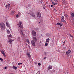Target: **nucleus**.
Wrapping results in <instances>:
<instances>
[{"label": "nucleus", "mask_w": 74, "mask_h": 74, "mask_svg": "<svg viewBox=\"0 0 74 74\" xmlns=\"http://www.w3.org/2000/svg\"><path fill=\"white\" fill-rule=\"evenodd\" d=\"M0 27L1 30H4L5 28V25L3 23H2L0 24Z\"/></svg>", "instance_id": "obj_1"}, {"label": "nucleus", "mask_w": 74, "mask_h": 74, "mask_svg": "<svg viewBox=\"0 0 74 74\" xmlns=\"http://www.w3.org/2000/svg\"><path fill=\"white\" fill-rule=\"evenodd\" d=\"M17 25L19 26V27H20V28H21V29H23V25H22V22L21 21H20L19 22V24H17Z\"/></svg>", "instance_id": "obj_2"}, {"label": "nucleus", "mask_w": 74, "mask_h": 74, "mask_svg": "<svg viewBox=\"0 0 74 74\" xmlns=\"http://www.w3.org/2000/svg\"><path fill=\"white\" fill-rule=\"evenodd\" d=\"M32 34L33 36L36 37L37 36V34L36 33V31L34 30L32 31Z\"/></svg>", "instance_id": "obj_3"}, {"label": "nucleus", "mask_w": 74, "mask_h": 74, "mask_svg": "<svg viewBox=\"0 0 74 74\" xmlns=\"http://www.w3.org/2000/svg\"><path fill=\"white\" fill-rule=\"evenodd\" d=\"M71 53V50L69 49L68 51H67L66 53V54L67 56H70Z\"/></svg>", "instance_id": "obj_4"}, {"label": "nucleus", "mask_w": 74, "mask_h": 74, "mask_svg": "<svg viewBox=\"0 0 74 74\" xmlns=\"http://www.w3.org/2000/svg\"><path fill=\"white\" fill-rule=\"evenodd\" d=\"M61 21L62 22H65V21H64V16H62L61 17Z\"/></svg>", "instance_id": "obj_5"}, {"label": "nucleus", "mask_w": 74, "mask_h": 74, "mask_svg": "<svg viewBox=\"0 0 74 74\" xmlns=\"http://www.w3.org/2000/svg\"><path fill=\"white\" fill-rule=\"evenodd\" d=\"M31 43L33 46L34 47H35L36 46V44L35 43L34 41L33 40H32Z\"/></svg>", "instance_id": "obj_6"}, {"label": "nucleus", "mask_w": 74, "mask_h": 74, "mask_svg": "<svg viewBox=\"0 0 74 74\" xmlns=\"http://www.w3.org/2000/svg\"><path fill=\"white\" fill-rule=\"evenodd\" d=\"M8 38L9 39V43H10V44L11 45V44H12V39H11V38H10V37H8Z\"/></svg>", "instance_id": "obj_7"}, {"label": "nucleus", "mask_w": 74, "mask_h": 74, "mask_svg": "<svg viewBox=\"0 0 74 74\" xmlns=\"http://www.w3.org/2000/svg\"><path fill=\"white\" fill-rule=\"evenodd\" d=\"M41 15V13L40 12H38L37 13V16L38 18H40Z\"/></svg>", "instance_id": "obj_8"}, {"label": "nucleus", "mask_w": 74, "mask_h": 74, "mask_svg": "<svg viewBox=\"0 0 74 74\" xmlns=\"http://www.w3.org/2000/svg\"><path fill=\"white\" fill-rule=\"evenodd\" d=\"M10 7V4L6 5L5 6V7L6 8H7V10H9Z\"/></svg>", "instance_id": "obj_9"}, {"label": "nucleus", "mask_w": 74, "mask_h": 74, "mask_svg": "<svg viewBox=\"0 0 74 74\" xmlns=\"http://www.w3.org/2000/svg\"><path fill=\"white\" fill-rule=\"evenodd\" d=\"M29 14L31 16H32V17H34V18L35 17V15L33 13H30Z\"/></svg>", "instance_id": "obj_10"}, {"label": "nucleus", "mask_w": 74, "mask_h": 74, "mask_svg": "<svg viewBox=\"0 0 74 74\" xmlns=\"http://www.w3.org/2000/svg\"><path fill=\"white\" fill-rule=\"evenodd\" d=\"M1 52L3 54V56H4V57H6V55H5V53H4V52L2 50L1 51Z\"/></svg>", "instance_id": "obj_11"}, {"label": "nucleus", "mask_w": 74, "mask_h": 74, "mask_svg": "<svg viewBox=\"0 0 74 74\" xmlns=\"http://www.w3.org/2000/svg\"><path fill=\"white\" fill-rule=\"evenodd\" d=\"M33 40H33L35 42H36V41H37V38L36 37H33Z\"/></svg>", "instance_id": "obj_12"}, {"label": "nucleus", "mask_w": 74, "mask_h": 74, "mask_svg": "<svg viewBox=\"0 0 74 74\" xmlns=\"http://www.w3.org/2000/svg\"><path fill=\"white\" fill-rule=\"evenodd\" d=\"M18 31L19 32H20V33H21V34H22L23 35V32H22V30L21 28L19 29Z\"/></svg>", "instance_id": "obj_13"}, {"label": "nucleus", "mask_w": 74, "mask_h": 74, "mask_svg": "<svg viewBox=\"0 0 74 74\" xmlns=\"http://www.w3.org/2000/svg\"><path fill=\"white\" fill-rule=\"evenodd\" d=\"M8 28L6 29V32L8 33V34H10V30H8Z\"/></svg>", "instance_id": "obj_14"}, {"label": "nucleus", "mask_w": 74, "mask_h": 74, "mask_svg": "<svg viewBox=\"0 0 74 74\" xmlns=\"http://www.w3.org/2000/svg\"><path fill=\"white\" fill-rule=\"evenodd\" d=\"M6 26L8 27H10V24H9V23H8V22H6Z\"/></svg>", "instance_id": "obj_15"}, {"label": "nucleus", "mask_w": 74, "mask_h": 74, "mask_svg": "<svg viewBox=\"0 0 74 74\" xmlns=\"http://www.w3.org/2000/svg\"><path fill=\"white\" fill-rule=\"evenodd\" d=\"M52 69V66H50L48 67V70H51V69Z\"/></svg>", "instance_id": "obj_16"}, {"label": "nucleus", "mask_w": 74, "mask_h": 74, "mask_svg": "<svg viewBox=\"0 0 74 74\" xmlns=\"http://www.w3.org/2000/svg\"><path fill=\"white\" fill-rule=\"evenodd\" d=\"M15 12V11H12L11 12V15H14V12Z\"/></svg>", "instance_id": "obj_17"}, {"label": "nucleus", "mask_w": 74, "mask_h": 74, "mask_svg": "<svg viewBox=\"0 0 74 74\" xmlns=\"http://www.w3.org/2000/svg\"><path fill=\"white\" fill-rule=\"evenodd\" d=\"M57 25H58V26H62V24H61V23H57L56 24Z\"/></svg>", "instance_id": "obj_18"}, {"label": "nucleus", "mask_w": 74, "mask_h": 74, "mask_svg": "<svg viewBox=\"0 0 74 74\" xmlns=\"http://www.w3.org/2000/svg\"><path fill=\"white\" fill-rule=\"evenodd\" d=\"M52 4H53V5H58V4H57V3H55L54 2H52Z\"/></svg>", "instance_id": "obj_19"}, {"label": "nucleus", "mask_w": 74, "mask_h": 74, "mask_svg": "<svg viewBox=\"0 0 74 74\" xmlns=\"http://www.w3.org/2000/svg\"><path fill=\"white\" fill-rule=\"evenodd\" d=\"M27 55L28 56L29 58H30V54L29 53H27Z\"/></svg>", "instance_id": "obj_20"}, {"label": "nucleus", "mask_w": 74, "mask_h": 74, "mask_svg": "<svg viewBox=\"0 0 74 74\" xmlns=\"http://www.w3.org/2000/svg\"><path fill=\"white\" fill-rule=\"evenodd\" d=\"M50 40L49 39V38H48L46 40V42H49V41Z\"/></svg>", "instance_id": "obj_21"}, {"label": "nucleus", "mask_w": 74, "mask_h": 74, "mask_svg": "<svg viewBox=\"0 0 74 74\" xmlns=\"http://www.w3.org/2000/svg\"><path fill=\"white\" fill-rule=\"evenodd\" d=\"M12 68L14 69H15V70H16V69H17V67L15 66H14Z\"/></svg>", "instance_id": "obj_22"}, {"label": "nucleus", "mask_w": 74, "mask_h": 74, "mask_svg": "<svg viewBox=\"0 0 74 74\" xmlns=\"http://www.w3.org/2000/svg\"><path fill=\"white\" fill-rule=\"evenodd\" d=\"M65 17L67 19L69 18V16H68V15L67 14H65Z\"/></svg>", "instance_id": "obj_23"}, {"label": "nucleus", "mask_w": 74, "mask_h": 74, "mask_svg": "<svg viewBox=\"0 0 74 74\" xmlns=\"http://www.w3.org/2000/svg\"><path fill=\"white\" fill-rule=\"evenodd\" d=\"M20 40H21V38H20V37H18L17 38V40L18 41H20Z\"/></svg>", "instance_id": "obj_24"}, {"label": "nucleus", "mask_w": 74, "mask_h": 74, "mask_svg": "<svg viewBox=\"0 0 74 74\" xmlns=\"http://www.w3.org/2000/svg\"><path fill=\"white\" fill-rule=\"evenodd\" d=\"M72 16L73 17H74V13H73L71 14Z\"/></svg>", "instance_id": "obj_25"}, {"label": "nucleus", "mask_w": 74, "mask_h": 74, "mask_svg": "<svg viewBox=\"0 0 74 74\" xmlns=\"http://www.w3.org/2000/svg\"><path fill=\"white\" fill-rule=\"evenodd\" d=\"M48 42H46L45 43V46H47V45H48Z\"/></svg>", "instance_id": "obj_26"}, {"label": "nucleus", "mask_w": 74, "mask_h": 74, "mask_svg": "<svg viewBox=\"0 0 74 74\" xmlns=\"http://www.w3.org/2000/svg\"><path fill=\"white\" fill-rule=\"evenodd\" d=\"M49 36H50V34H46V36L47 37H49Z\"/></svg>", "instance_id": "obj_27"}, {"label": "nucleus", "mask_w": 74, "mask_h": 74, "mask_svg": "<svg viewBox=\"0 0 74 74\" xmlns=\"http://www.w3.org/2000/svg\"><path fill=\"white\" fill-rule=\"evenodd\" d=\"M26 41H27V42H28V44L30 43V42H29V40L28 39L26 40Z\"/></svg>", "instance_id": "obj_28"}, {"label": "nucleus", "mask_w": 74, "mask_h": 74, "mask_svg": "<svg viewBox=\"0 0 74 74\" xmlns=\"http://www.w3.org/2000/svg\"><path fill=\"white\" fill-rule=\"evenodd\" d=\"M54 11H55L56 12V11H57V10L56 9V8H54Z\"/></svg>", "instance_id": "obj_29"}, {"label": "nucleus", "mask_w": 74, "mask_h": 74, "mask_svg": "<svg viewBox=\"0 0 74 74\" xmlns=\"http://www.w3.org/2000/svg\"><path fill=\"white\" fill-rule=\"evenodd\" d=\"M62 2L64 3H65V0H62Z\"/></svg>", "instance_id": "obj_30"}, {"label": "nucleus", "mask_w": 74, "mask_h": 74, "mask_svg": "<svg viewBox=\"0 0 74 74\" xmlns=\"http://www.w3.org/2000/svg\"><path fill=\"white\" fill-rule=\"evenodd\" d=\"M0 60H1V61H2V62L3 61V59L1 58H0Z\"/></svg>", "instance_id": "obj_31"}, {"label": "nucleus", "mask_w": 74, "mask_h": 74, "mask_svg": "<svg viewBox=\"0 0 74 74\" xmlns=\"http://www.w3.org/2000/svg\"><path fill=\"white\" fill-rule=\"evenodd\" d=\"M18 65H21V64H22V63H18Z\"/></svg>", "instance_id": "obj_32"}, {"label": "nucleus", "mask_w": 74, "mask_h": 74, "mask_svg": "<svg viewBox=\"0 0 74 74\" xmlns=\"http://www.w3.org/2000/svg\"><path fill=\"white\" fill-rule=\"evenodd\" d=\"M70 37H71L72 38H73V36H72V35H71L70 34Z\"/></svg>", "instance_id": "obj_33"}, {"label": "nucleus", "mask_w": 74, "mask_h": 74, "mask_svg": "<svg viewBox=\"0 0 74 74\" xmlns=\"http://www.w3.org/2000/svg\"><path fill=\"white\" fill-rule=\"evenodd\" d=\"M38 66H41V63H39L38 64Z\"/></svg>", "instance_id": "obj_34"}, {"label": "nucleus", "mask_w": 74, "mask_h": 74, "mask_svg": "<svg viewBox=\"0 0 74 74\" xmlns=\"http://www.w3.org/2000/svg\"><path fill=\"white\" fill-rule=\"evenodd\" d=\"M66 6V7L65 6V8L66 7V8H67V7H68V5H67V4L66 5V4H65Z\"/></svg>", "instance_id": "obj_35"}, {"label": "nucleus", "mask_w": 74, "mask_h": 74, "mask_svg": "<svg viewBox=\"0 0 74 74\" xmlns=\"http://www.w3.org/2000/svg\"><path fill=\"white\" fill-rule=\"evenodd\" d=\"M18 15H16V18H18Z\"/></svg>", "instance_id": "obj_36"}, {"label": "nucleus", "mask_w": 74, "mask_h": 74, "mask_svg": "<svg viewBox=\"0 0 74 74\" xmlns=\"http://www.w3.org/2000/svg\"><path fill=\"white\" fill-rule=\"evenodd\" d=\"M9 37H12V35H11V34L9 35Z\"/></svg>", "instance_id": "obj_37"}, {"label": "nucleus", "mask_w": 74, "mask_h": 74, "mask_svg": "<svg viewBox=\"0 0 74 74\" xmlns=\"http://www.w3.org/2000/svg\"><path fill=\"white\" fill-rule=\"evenodd\" d=\"M44 54H45V55H47V53H46V52H45Z\"/></svg>", "instance_id": "obj_38"}, {"label": "nucleus", "mask_w": 74, "mask_h": 74, "mask_svg": "<svg viewBox=\"0 0 74 74\" xmlns=\"http://www.w3.org/2000/svg\"><path fill=\"white\" fill-rule=\"evenodd\" d=\"M65 24H66V26L67 27V23H66V22H65Z\"/></svg>", "instance_id": "obj_39"}, {"label": "nucleus", "mask_w": 74, "mask_h": 74, "mask_svg": "<svg viewBox=\"0 0 74 74\" xmlns=\"http://www.w3.org/2000/svg\"><path fill=\"white\" fill-rule=\"evenodd\" d=\"M54 1H55L56 2H57V0H53Z\"/></svg>", "instance_id": "obj_40"}, {"label": "nucleus", "mask_w": 74, "mask_h": 74, "mask_svg": "<svg viewBox=\"0 0 74 74\" xmlns=\"http://www.w3.org/2000/svg\"><path fill=\"white\" fill-rule=\"evenodd\" d=\"M51 7H53V5H51Z\"/></svg>", "instance_id": "obj_41"}, {"label": "nucleus", "mask_w": 74, "mask_h": 74, "mask_svg": "<svg viewBox=\"0 0 74 74\" xmlns=\"http://www.w3.org/2000/svg\"><path fill=\"white\" fill-rule=\"evenodd\" d=\"M5 69H7V67H5Z\"/></svg>", "instance_id": "obj_42"}, {"label": "nucleus", "mask_w": 74, "mask_h": 74, "mask_svg": "<svg viewBox=\"0 0 74 74\" xmlns=\"http://www.w3.org/2000/svg\"><path fill=\"white\" fill-rule=\"evenodd\" d=\"M43 8H44V9H45V8L44 7H43Z\"/></svg>", "instance_id": "obj_43"}, {"label": "nucleus", "mask_w": 74, "mask_h": 74, "mask_svg": "<svg viewBox=\"0 0 74 74\" xmlns=\"http://www.w3.org/2000/svg\"><path fill=\"white\" fill-rule=\"evenodd\" d=\"M46 57H45L44 58V59H46Z\"/></svg>", "instance_id": "obj_44"}, {"label": "nucleus", "mask_w": 74, "mask_h": 74, "mask_svg": "<svg viewBox=\"0 0 74 74\" xmlns=\"http://www.w3.org/2000/svg\"><path fill=\"white\" fill-rule=\"evenodd\" d=\"M63 43H64H64H65V42H64Z\"/></svg>", "instance_id": "obj_45"}, {"label": "nucleus", "mask_w": 74, "mask_h": 74, "mask_svg": "<svg viewBox=\"0 0 74 74\" xmlns=\"http://www.w3.org/2000/svg\"><path fill=\"white\" fill-rule=\"evenodd\" d=\"M10 74H14L13 73H10Z\"/></svg>", "instance_id": "obj_46"}, {"label": "nucleus", "mask_w": 74, "mask_h": 74, "mask_svg": "<svg viewBox=\"0 0 74 74\" xmlns=\"http://www.w3.org/2000/svg\"><path fill=\"white\" fill-rule=\"evenodd\" d=\"M73 21H74V18L73 19Z\"/></svg>", "instance_id": "obj_47"}, {"label": "nucleus", "mask_w": 74, "mask_h": 74, "mask_svg": "<svg viewBox=\"0 0 74 74\" xmlns=\"http://www.w3.org/2000/svg\"><path fill=\"white\" fill-rule=\"evenodd\" d=\"M12 41H14V40H12Z\"/></svg>", "instance_id": "obj_48"}, {"label": "nucleus", "mask_w": 74, "mask_h": 74, "mask_svg": "<svg viewBox=\"0 0 74 74\" xmlns=\"http://www.w3.org/2000/svg\"><path fill=\"white\" fill-rule=\"evenodd\" d=\"M38 73H40V72H38Z\"/></svg>", "instance_id": "obj_49"}]
</instances>
